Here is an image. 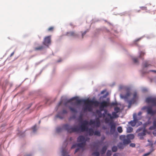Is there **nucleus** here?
<instances>
[{"label":"nucleus","instance_id":"nucleus-30","mask_svg":"<svg viewBox=\"0 0 156 156\" xmlns=\"http://www.w3.org/2000/svg\"><path fill=\"white\" fill-rule=\"evenodd\" d=\"M54 29V27H51L48 29V31H52Z\"/></svg>","mask_w":156,"mask_h":156},{"label":"nucleus","instance_id":"nucleus-39","mask_svg":"<svg viewBox=\"0 0 156 156\" xmlns=\"http://www.w3.org/2000/svg\"><path fill=\"white\" fill-rule=\"evenodd\" d=\"M130 146L132 147H135V144L133 143H131L130 144Z\"/></svg>","mask_w":156,"mask_h":156},{"label":"nucleus","instance_id":"nucleus-45","mask_svg":"<svg viewBox=\"0 0 156 156\" xmlns=\"http://www.w3.org/2000/svg\"><path fill=\"white\" fill-rule=\"evenodd\" d=\"M87 32V31H85L83 33H82V38L83 37V36L86 34Z\"/></svg>","mask_w":156,"mask_h":156},{"label":"nucleus","instance_id":"nucleus-2","mask_svg":"<svg viewBox=\"0 0 156 156\" xmlns=\"http://www.w3.org/2000/svg\"><path fill=\"white\" fill-rule=\"evenodd\" d=\"M89 124L90 125H94L97 127H99L100 126V122L99 117L96 118L95 120L90 119L89 123L86 120H84L80 126L81 131L83 132L87 131L88 130V127L87 126Z\"/></svg>","mask_w":156,"mask_h":156},{"label":"nucleus","instance_id":"nucleus-23","mask_svg":"<svg viewBox=\"0 0 156 156\" xmlns=\"http://www.w3.org/2000/svg\"><path fill=\"white\" fill-rule=\"evenodd\" d=\"M143 65L144 67H147L149 66L150 64H149L148 62L145 61L143 63Z\"/></svg>","mask_w":156,"mask_h":156},{"label":"nucleus","instance_id":"nucleus-52","mask_svg":"<svg viewBox=\"0 0 156 156\" xmlns=\"http://www.w3.org/2000/svg\"><path fill=\"white\" fill-rule=\"evenodd\" d=\"M123 88V86H120L119 87L120 89H122Z\"/></svg>","mask_w":156,"mask_h":156},{"label":"nucleus","instance_id":"nucleus-8","mask_svg":"<svg viewBox=\"0 0 156 156\" xmlns=\"http://www.w3.org/2000/svg\"><path fill=\"white\" fill-rule=\"evenodd\" d=\"M120 139L123 142V144L124 145L128 144L131 142V141L128 139L126 136L124 135L120 136Z\"/></svg>","mask_w":156,"mask_h":156},{"label":"nucleus","instance_id":"nucleus-50","mask_svg":"<svg viewBox=\"0 0 156 156\" xmlns=\"http://www.w3.org/2000/svg\"><path fill=\"white\" fill-rule=\"evenodd\" d=\"M105 122L106 123H107V117L105 118Z\"/></svg>","mask_w":156,"mask_h":156},{"label":"nucleus","instance_id":"nucleus-25","mask_svg":"<svg viewBox=\"0 0 156 156\" xmlns=\"http://www.w3.org/2000/svg\"><path fill=\"white\" fill-rule=\"evenodd\" d=\"M133 131V129L131 127H129L127 128V131L128 133H131Z\"/></svg>","mask_w":156,"mask_h":156},{"label":"nucleus","instance_id":"nucleus-56","mask_svg":"<svg viewBox=\"0 0 156 156\" xmlns=\"http://www.w3.org/2000/svg\"><path fill=\"white\" fill-rule=\"evenodd\" d=\"M56 117H57V118H60V119H62V118H61V117H59V116L58 115H56Z\"/></svg>","mask_w":156,"mask_h":156},{"label":"nucleus","instance_id":"nucleus-64","mask_svg":"<svg viewBox=\"0 0 156 156\" xmlns=\"http://www.w3.org/2000/svg\"><path fill=\"white\" fill-rule=\"evenodd\" d=\"M148 142H150V141H149V140H148Z\"/></svg>","mask_w":156,"mask_h":156},{"label":"nucleus","instance_id":"nucleus-48","mask_svg":"<svg viewBox=\"0 0 156 156\" xmlns=\"http://www.w3.org/2000/svg\"><path fill=\"white\" fill-rule=\"evenodd\" d=\"M14 54V51H13V52H12L10 55V57H12V56Z\"/></svg>","mask_w":156,"mask_h":156},{"label":"nucleus","instance_id":"nucleus-5","mask_svg":"<svg viewBox=\"0 0 156 156\" xmlns=\"http://www.w3.org/2000/svg\"><path fill=\"white\" fill-rule=\"evenodd\" d=\"M108 124L110 126V133L111 134L117 135L118 133L116 131L115 124L114 122L113 119L109 120Z\"/></svg>","mask_w":156,"mask_h":156},{"label":"nucleus","instance_id":"nucleus-19","mask_svg":"<svg viewBox=\"0 0 156 156\" xmlns=\"http://www.w3.org/2000/svg\"><path fill=\"white\" fill-rule=\"evenodd\" d=\"M88 132L89 135L90 136H92L94 133V130L92 129H90L88 130Z\"/></svg>","mask_w":156,"mask_h":156},{"label":"nucleus","instance_id":"nucleus-57","mask_svg":"<svg viewBox=\"0 0 156 156\" xmlns=\"http://www.w3.org/2000/svg\"><path fill=\"white\" fill-rule=\"evenodd\" d=\"M113 156H118V155L117 154L115 153L114 154Z\"/></svg>","mask_w":156,"mask_h":156},{"label":"nucleus","instance_id":"nucleus-44","mask_svg":"<svg viewBox=\"0 0 156 156\" xmlns=\"http://www.w3.org/2000/svg\"><path fill=\"white\" fill-rule=\"evenodd\" d=\"M62 113L63 114H66L67 113V111L66 110L64 109L63 110Z\"/></svg>","mask_w":156,"mask_h":156},{"label":"nucleus","instance_id":"nucleus-61","mask_svg":"<svg viewBox=\"0 0 156 156\" xmlns=\"http://www.w3.org/2000/svg\"><path fill=\"white\" fill-rule=\"evenodd\" d=\"M103 116L104 117L105 116V114H103Z\"/></svg>","mask_w":156,"mask_h":156},{"label":"nucleus","instance_id":"nucleus-7","mask_svg":"<svg viewBox=\"0 0 156 156\" xmlns=\"http://www.w3.org/2000/svg\"><path fill=\"white\" fill-rule=\"evenodd\" d=\"M51 44V36H49L45 37L43 42V45L48 47Z\"/></svg>","mask_w":156,"mask_h":156},{"label":"nucleus","instance_id":"nucleus-42","mask_svg":"<svg viewBox=\"0 0 156 156\" xmlns=\"http://www.w3.org/2000/svg\"><path fill=\"white\" fill-rule=\"evenodd\" d=\"M153 125L154 127L156 128V122L155 121H154L153 122Z\"/></svg>","mask_w":156,"mask_h":156},{"label":"nucleus","instance_id":"nucleus-37","mask_svg":"<svg viewBox=\"0 0 156 156\" xmlns=\"http://www.w3.org/2000/svg\"><path fill=\"white\" fill-rule=\"evenodd\" d=\"M32 129H33V130L34 132H35L37 130L36 126H34L33 127Z\"/></svg>","mask_w":156,"mask_h":156},{"label":"nucleus","instance_id":"nucleus-31","mask_svg":"<svg viewBox=\"0 0 156 156\" xmlns=\"http://www.w3.org/2000/svg\"><path fill=\"white\" fill-rule=\"evenodd\" d=\"M152 150L151 151L144 154L143 155V156H147L149 155L150 154L154 151V149H153V147L152 148Z\"/></svg>","mask_w":156,"mask_h":156},{"label":"nucleus","instance_id":"nucleus-33","mask_svg":"<svg viewBox=\"0 0 156 156\" xmlns=\"http://www.w3.org/2000/svg\"><path fill=\"white\" fill-rule=\"evenodd\" d=\"M62 128H61L60 127H58L57 128L56 131L57 132H60L62 130Z\"/></svg>","mask_w":156,"mask_h":156},{"label":"nucleus","instance_id":"nucleus-41","mask_svg":"<svg viewBox=\"0 0 156 156\" xmlns=\"http://www.w3.org/2000/svg\"><path fill=\"white\" fill-rule=\"evenodd\" d=\"M76 147H77V146H76V144H73L72 146V147H71V149L74 148H75Z\"/></svg>","mask_w":156,"mask_h":156},{"label":"nucleus","instance_id":"nucleus-14","mask_svg":"<svg viewBox=\"0 0 156 156\" xmlns=\"http://www.w3.org/2000/svg\"><path fill=\"white\" fill-rule=\"evenodd\" d=\"M44 47L43 45H40L37 47L34 48V50L36 51H42L44 49Z\"/></svg>","mask_w":156,"mask_h":156},{"label":"nucleus","instance_id":"nucleus-59","mask_svg":"<svg viewBox=\"0 0 156 156\" xmlns=\"http://www.w3.org/2000/svg\"><path fill=\"white\" fill-rule=\"evenodd\" d=\"M140 40V39H137L135 40V41L136 42L138 41H139Z\"/></svg>","mask_w":156,"mask_h":156},{"label":"nucleus","instance_id":"nucleus-16","mask_svg":"<svg viewBox=\"0 0 156 156\" xmlns=\"http://www.w3.org/2000/svg\"><path fill=\"white\" fill-rule=\"evenodd\" d=\"M85 144L86 143H85V142H81L80 143L76 144V146L77 147L83 148L85 147Z\"/></svg>","mask_w":156,"mask_h":156},{"label":"nucleus","instance_id":"nucleus-35","mask_svg":"<svg viewBox=\"0 0 156 156\" xmlns=\"http://www.w3.org/2000/svg\"><path fill=\"white\" fill-rule=\"evenodd\" d=\"M111 105L112 106H117V104L116 102H112L111 103Z\"/></svg>","mask_w":156,"mask_h":156},{"label":"nucleus","instance_id":"nucleus-62","mask_svg":"<svg viewBox=\"0 0 156 156\" xmlns=\"http://www.w3.org/2000/svg\"><path fill=\"white\" fill-rule=\"evenodd\" d=\"M72 137H70V140H72Z\"/></svg>","mask_w":156,"mask_h":156},{"label":"nucleus","instance_id":"nucleus-46","mask_svg":"<svg viewBox=\"0 0 156 156\" xmlns=\"http://www.w3.org/2000/svg\"><path fill=\"white\" fill-rule=\"evenodd\" d=\"M79 148H76L75 151V153H76L77 152L79 151Z\"/></svg>","mask_w":156,"mask_h":156},{"label":"nucleus","instance_id":"nucleus-3","mask_svg":"<svg viewBox=\"0 0 156 156\" xmlns=\"http://www.w3.org/2000/svg\"><path fill=\"white\" fill-rule=\"evenodd\" d=\"M63 127L68 132L70 133H78L81 132L80 127H79L77 126H72L68 124H66L63 125Z\"/></svg>","mask_w":156,"mask_h":156},{"label":"nucleus","instance_id":"nucleus-43","mask_svg":"<svg viewBox=\"0 0 156 156\" xmlns=\"http://www.w3.org/2000/svg\"><path fill=\"white\" fill-rule=\"evenodd\" d=\"M141 8L142 10H147V8L146 7H141Z\"/></svg>","mask_w":156,"mask_h":156},{"label":"nucleus","instance_id":"nucleus-36","mask_svg":"<svg viewBox=\"0 0 156 156\" xmlns=\"http://www.w3.org/2000/svg\"><path fill=\"white\" fill-rule=\"evenodd\" d=\"M79 121L80 122H81L82 121V115H80L79 117Z\"/></svg>","mask_w":156,"mask_h":156},{"label":"nucleus","instance_id":"nucleus-60","mask_svg":"<svg viewBox=\"0 0 156 156\" xmlns=\"http://www.w3.org/2000/svg\"><path fill=\"white\" fill-rule=\"evenodd\" d=\"M108 106L109 105V103L108 102Z\"/></svg>","mask_w":156,"mask_h":156},{"label":"nucleus","instance_id":"nucleus-28","mask_svg":"<svg viewBox=\"0 0 156 156\" xmlns=\"http://www.w3.org/2000/svg\"><path fill=\"white\" fill-rule=\"evenodd\" d=\"M117 150V147L116 146H113L112 148V151L113 152H116Z\"/></svg>","mask_w":156,"mask_h":156},{"label":"nucleus","instance_id":"nucleus-32","mask_svg":"<svg viewBox=\"0 0 156 156\" xmlns=\"http://www.w3.org/2000/svg\"><path fill=\"white\" fill-rule=\"evenodd\" d=\"M145 54V53L142 51H141L140 53L139 57L141 58L143 56H144Z\"/></svg>","mask_w":156,"mask_h":156},{"label":"nucleus","instance_id":"nucleus-38","mask_svg":"<svg viewBox=\"0 0 156 156\" xmlns=\"http://www.w3.org/2000/svg\"><path fill=\"white\" fill-rule=\"evenodd\" d=\"M112 154L111 151L108 150V156H110Z\"/></svg>","mask_w":156,"mask_h":156},{"label":"nucleus","instance_id":"nucleus-4","mask_svg":"<svg viewBox=\"0 0 156 156\" xmlns=\"http://www.w3.org/2000/svg\"><path fill=\"white\" fill-rule=\"evenodd\" d=\"M114 112H112V114L108 113V122L110 119H114L119 117V115L117 113L121 111V109L119 107L115 106L114 108Z\"/></svg>","mask_w":156,"mask_h":156},{"label":"nucleus","instance_id":"nucleus-12","mask_svg":"<svg viewBox=\"0 0 156 156\" xmlns=\"http://www.w3.org/2000/svg\"><path fill=\"white\" fill-rule=\"evenodd\" d=\"M136 114H134L133 115V120L129 122V124L133 126H135L137 122V120L136 118Z\"/></svg>","mask_w":156,"mask_h":156},{"label":"nucleus","instance_id":"nucleus-6","mask_svg":"<svg viewBox=\"0 0 156 156\" xmlns=\"http://www.w3.org/2000/svg\"><path fill=\"white\" fill-rule=\"evenodd\" d=\"M107 106V101H103L101 103L99 108L100 110H98L96 111V113L97 114L99 115V117H102L101 111L104 110V107Z\"/></svg>","mask_w":156,"mask_h":156},{"label":"nucleus","instance_id":"nucleus-20","mask_svg":"<svg viewBox=\"0 0 156 156\" xmlns=\"http://www.w3.org/2000/svg\"><path fill=\"white\" fill-rule=\"evenodd\" d=\"M131 93L129 91H128L126 94L122 96V98H127L130 95Z\"/></svg>","mask_w":156,"mask_h":156},{"label":"nucleus","instance_id":"nucleus-55","mask_svg":"<svg viewBox=\"0 0 156 156\" xmlns=\"http://www.w3.org/2000/svg\"><path fill=\"white\" fill-rule=\"evenodd\" d=\"M150 71L154 72V73H156V71H155V70H151Z\"/></svg>","mask_w":156,"mask_h":156},{"label":"nucleus","instance_id":"nucleus-63","mask_svg":"<svg viewBox=\"0 0 156 156\" xmlns=\"http://www.w3.org/2000/svg\"><path fill=\"white\" fill-rule=\"evenodd\" d=\"M154 144H156V141L155 142Z\"/></svg>","mask_w":156,"mask_h":156},{"label":"nucleus","instance_id":"nucleus-47","mask_svg":"<svg viewBox=\"0 0 156 156\" xmlns=\"http://www.w3.org/2000/svg\"><path fill=\"white\" fill-rule=\"evenodd\" d=\"M62 101H60L59 103H58V106H60L61 104H62Z\"/></svg>","mask_w":156,"mask_h":156},{"label":"nucleus","instance_id":"nucleus-18","mask_svg":"<svg viewBox=\"0 0 156 156\" xmlns=\"http://www.w3.org/2000/svg\"><path fill=\"white\" fill-rule=\"evenodd\" d=\"M126 137H127L128 139H129V140H130L133 139L134 138V136L133 134H130L126 136Z\"/></svg>","mask_w":156,"mask_h":156},{"label":"nucleus","instance_id":"nucleus-29","mask_svg":"<svg viewBox=\"0 0 156 156\" xmlns=\"http://www.w3.org/2000/svg\"><path fill=\"white\" fill-rule=\"evenodd\" d=\"M117 130L118 132L119 133H121L122 131V127L120 126H119L118 127Z\"/></svg>","mask_w":156,"mask_h":156},{"label":"nucleus","instance_id":"nucleus-27","mask_svg":"<svg viewBox=\"0 0 156 156\" xmlns=\"http://www.w3.org/2000/svg\"><path fill=\"white\" fill-rule=\"evenodd\" d=\"M92 155L94 156H99V153L98 152L95 151L92 154Z\"/></svg>","mask_w":156,"mask_h":156},{"label":"nucleus","instance_id":"nucleus-58","mask_svg":"<svg viewBox=\"0 0 156 156\" xmlns=\"http://www.w3.org/2000/svg\"><path fill=\"white\" fill-rule=\"evenodd\" d=\"M107 112V111L106 110L105 111V114H106Z\"/></svg>","mask_w":156,"mask_h":156},{"label":"nucleus","instance_id":"nucleus-17","mask_svg":"<svg viewBox=\"0 0 156 156\" xmlns=\"http://www.w3.org/2000/svg\"><path fill=\"white\" fill-rule=\"evenodd\" d=\"M107 149V147L106 146L103 147L101 151V154H105L106 151Z\"/></svg>","mask_w":156,"mask_h":156},{"label":"nucleus","instance_id":"nucleus-13","mask_svg":"<svg viewBox=\"0 0 156 156\" xmlns=\"http://www.w3.org/2000/svg\"><path fill=\"white\" fill-rule=\"evenodd\" d=\"M137 98V93L136 92H134L133 94V99L129 101V104L134 103L136 101V99Z\"/></svg>","mask_w":156,"mask_h":156},{"label":"nucleus","instance_id":"nucleus-51","mask_svg":"<svg viewBox=\"0 0 156 156\" xmlns=\"http://www.w3.org/2000/svg\"><path fill=\"white\" fill-rule=\"evenodd\" d=\"M106 91V90H103L101 92V94H103Z\"/></svg>","mask_w":156,"mask_h":156},{"label":"nucleus","instance_id":"nucleus-9","mask_svg":"<svg viewBox=\"0 0 156 156\" xmlns=\"http://www.w3.org/2000/svg\"><path fill=\"white\" fill-rule=\"evenodd\" d=\"M144 109H147V112L148 114L151 116H153L156 113V110H153L151 107H146L144 108Z\"/></svg>","mask_w":156,"mask_h":156},{"label":"nucleus","instance_id":"nucleus-22","mask_svg":"<svg viewBox=\"0 0 156 156\" xmlns=\"http://www.w3.org/2000/svg\"><path fill=\"white\" fill-rule=\"evenodd\" d=\"M124 144L122 143H120L118 144V147L120 149H123L124 147Z\"/></svg>","mask_w":156,"mask_h":156},{"label":"nucleus","instance_id":"nucleus-15","mask_svg":"<svg viewBox=\"0 0 156 156\" xmlns=\"http://www.w3.org/2000/svg\"><path fill=\"white\" fill-rule=\"evenodd\" d=\"M67 35L68 36L75 37L77 34L74 32L70 31L67 33Z\"/></svg>","mask_w":156,"mask_h":156},{"label":"nucleus","instance_id":"nucleus-21","mask_svg":"<svg viewBox=\"0 0 156 156\" xmlns=\"http://www.w3.org/2000/svg\"><path fill=\"white\" fill-rule=\"evenodd\" d=\"M69 109H70V111L74 113H76L77 112V111L76 109L74 108H72L70 106L69 107Z\"/></svg>","mask_w":156,"mask_h":156},{"label":"nucleus","instance_id":"nucleus-40","mask_svg":"<svg viewBox=\"0 0 156 156\" xmlns=\"http://www.w3.org/2000/svg\"><path fill=\"white\" fill-rule=\"evenodd\" d=\"M62 155L63 156H65V155L66 154V152H65V151H64V150H63L62 151Z\"/></svg>","mask_w":156,"mask_h":156},{"label":"nucleus","instance_id":"nucleus-53","mask_svg":"<svg viewBox=\"0 0 156 156\" xmlns=\"http://www.w3.org/2000/svg\"><path fill=\"white\" fill-rule=\"evenodd\" d=\"M114 32L115 33H118V31L116 30H114Z\"/></svg>","mask_w":156,"mask_h":156},{"label":"nucleus","instance_id":"nucleus-11","mask_svg":"<svg viewBox=\"0 0 156 156\" xmlns=\"http://www.w3.org/2000/svg\"><path fill=\"white\" fill-rule=\"evenodd\" d=\"M89 140L90 138L89 137L85 138L83 136H80L78 137L77 140L78 142H85L86 143L87 141H89Z\"/></svg>","mask_w":156,"mask_h":156},{"label":"nucleus","instance_id":"nucleus-26","mask_svg":"<svg viewBox=\"0 0 156 156\" xmlns=\"http://www.w3.org/2000/svg\"><path fill=\"white\" fill-rule=\"evenodd\" d=\"M94 133V134L95 135H97L98 136H101V133L100 132L98 131H95Z\"/></svg>","mask_w":156,"mask_h":156},{"label":"nucleus","instance_id":"nucleus-10","mask_svg":"<svg viewBox=\"0 0 156 156\" xmlns=\"http://www.w3.org/2000/svg\"><path fill=\"white\" fill-rule=\"evenodd\" d=\"M146 101L148 103H151L153 105L156 106V98L148 97L146 100Z\"/></svg>","mask_w":156,"mask_h":156},{"label":"nucleus","instance_id":"nucleus-34","mask_svg":"<svg viewBox=\"0 0 156 156\" xmlns=\"http://www.w3.org/2000/svg\"><path fill=\"white\" fill-rule=\"evenodd\" d=\"M133 61L135 63H136L137 62H138V58H134L133 59Z\"/></svg>","mask_w":156,"mask_h":156},{"label":"nucleus","instance_id":"nucleus-54","mask_svg":"<svg viewBox=\"0 0 156 156\" xmlns=\"http://www.w3.org/2000/svg\"><path fill=\"white\" fill-rule=\"evenodd\" d=\"M24 156H31L30 154H26L24 155Z\"/></svg>","mask_w":156,"mask_h":156},{"label":"nucleus","instance_id":"nucleus-1","mask_svg":"<svg viewBox=\"0 0 156 156\" xmlns=\"http://www.w3.org/2000/svg\"><path fill=\"white\" fill-rule=\"evenodd\" d=\"M74 100H76V103L78 105L82 103H84L85 105L83 108L84 112H86L87 111L90 112H91L93 109V105H94L95 106H98L99 104V103L98 101L90 100L88 99H78L77 97H74L68 100L66 103H65V105L66 106L67 103L71 102L72 101Z\"/></svg>","mask_w":156,"mask_h":156},{"label":"nucleus","instance_id":"nucleus-49","mask_svg":"<svg viewBox=\"0 0 156 156\" xmlns=\"http://www.w3.org/2000/svg\"><path fill=\"white\" fill-rule=\"evenodd\" d=\"M142 114V112H140L138 113V115H141Z\"/></svg>","mask_w":156,"mask_h":156},{"label":"nucleus","instance_id":"nucleus-24","mask_svg":"<svg viewBox=\"0 0 156 156\" xmlns=\"http://www.w3.org/2000/svg\"><path fill=\"white\" fill-rule=\"evenodd\" d=\"M146 135L145 132V130H144L142 132L140 133H138V135L140 136H143Z\"/></svg>","mask_w":156,"mask_h":156}]
</instances>
